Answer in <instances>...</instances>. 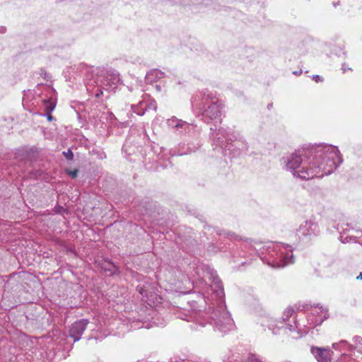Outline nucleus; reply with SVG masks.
<instances>
[{"label": "nucleus", "instance_id": "nucleus-32", "mask_svg": "<svg viewBox=\"0 0 362 362\" xmlns=\"http://www.w3.org/2000/svg\"><path fill=\"white\" fill-rule=\"evenodd\" d=\"M156 88H157V90H158V91H160V86H159L158 85H156Z\"/></svg>", "mask_w": 362, "mask_h": 362}, {"label": "nucleus", "instance_id": "nucleus-16", "mask_svg": "<svg viewBox=\"0 0 362 362\" xmlns=\"http://www.w3.org/2000/svg\"><path fill=\"white\" fill-rule=\"evenodd\" d=\"M74 70L76 75L82 78L83 81L89 80L93 73V67L83 63L75 66Z\"/></svg>", "mask_w": 362, "mask_h": 362}, {"label": "nucleus", "instance_id": "nucleus-25", "mask_svg": "<svg viewBox=\"0 0 362 362\" xmlns=\"http://www.w3.org/2000/svg\"><path fill=\"white\" fill-rule=\"evenodd\" d=\"M313 79L316 82H320L322 81V78L319 75H313Z\"/></svg>", "mask_w": 362, "mask_h": 362}, {"label": "nucleus", "instance_id": "nucleus-8", "mask_svg": "<svg viewBox=\"0 0 362 362\" xmlns=\"http://www.w3.org/2000/svg\"><path fill=\"white\" fill-rule=\"evenodd\" d=\"M230 142L227 148V156L235 157L242 153H246L249 146L245 138L238 132L233 131L230 136Z\"/></svg>", "mask_w": 362, "mask_h": 362}, {"label": "nucleus", "instance_id": "nucleus-22", "mask_svg": "<svg viewBox=\"0 0 362 362\" xmlns=\"http://www.w3.org/2000/svg\"><path fill=\"white\" fill-rule=\"evenodd\" d=\"M137 291L143 296V297H148L147 295V290L144 285L139 284L137 286Z\"/></svg>", "mask_w": 362, "mask_h": 362}, {"label": "nucleus", "instance_id": "nucleus-11", "mask_svg": "<svg viewBox=\"0 0 362 362\" xmlns=\"http://www.w3.org/2000/svg\"><path fill=\"white\" fill-rule=\"evenodd\" d=\"M133 111L138 115H144L145 112L150 109H156V101L151 100L150 96L147 94L142 95V100H140L136 105H132Z\"/></svg>", "mask_w": 362, "mask_h": 362}, {"label": "nucleus", "instance_id": "nucleus-17", "mask_svg": "<svg viewBox=\"0 0 362 362\" xmlns=\"http://www.w3.org/2000/svg\"><path fill=\"white\" fill-rule=\"evenodd\" d=\"M217 233L221 238L223 239H228L234 242H240L242 240L241 237L232 232H226L224 230H220L217 231Z\"/></svg>", "mask_w": 362, "mask_h": 362}, {"label": "nucleus", "instance_id": "nucleus-13", "mask_svg": "<svg viewBox=\"0 0 362 362\" xmlns=\"http://www.w3.org/2000/svg\"><path fill=\"white\" fill-rule=\"evenodd\" d=\"M310 351L318 362H331L332 351L330 349L311 346Z\"/></svg>", "mask_w": 362, "mask_h": 362}, {"label": "nucleus", "instance_id": "nucleus-30", "mask_svg": "<svg viewBox=\"0 0 362 362\" xmlns=\"http://www.w3.org/2000/svg\"><path fill=\"white\" fill-rule=\"evenodd\" d=\"M356 279L358 280H362V272L359 274L358 276H357Z\"/></svg>", "mask_w": 362, "mask_h": 362}, {"label": "nucleus", "instance_id": "nucleus-15", "mask_svg": "<svg viewBox=\"0 0 362 362\" xmlns=\"http://www.w3.org/2000/svg\"><path fill=\"white\" fill-rule=\"evenodd\" d=\"M349 233V230H343V231L340 233L339 240L342 243H358L362 246V230L357 231V233H359L358 235H351Z\"/></svg>", "mask_w": 362, "mask_h": 362}, {"label": "nucleus", "instance_id": "nucleus-31", "mask_svg": "<svg viewBox=\"0 0 362 362\" xmlns=\"http://www.w3.org/2000/svg\"><path fill=\"white\" fill-rule=\"evenodd\" d=\"M6 28H0V32L1 33H4L5 31Z\"/></svg>", "mask_w": 362, "mask_h": 362}, {"label": "nucleus", "instance_id": "nucleus-2", "mask_svg": "<svg viewBox=\"0 0 362 362\" xmlns=\"http://www.w3.org/2000/svg\"><path fill=\"white\" fill-rule=\"evenodd\" d=\"M342 161L338 147L324 143L310 145L281 159L285 170L306 180L331 174Z\"/></svg>", "mask_w": 362, "mask_h": 362}, {"label": "nucleus", "instance_id": "nucleus-18", "mask_svg": "<svg viewBox=\"0 0 362 362\" xmlns=\"http://www.w3.org/2000/svg\"><path fill=\"white\" fill-rule=\"evenodd\" d=\"M163 73L158 69H153L146 74V80L148 83H153L163 77Z\"/></svg>", "mask_w": 362, "mask_h": 362}, {"label": "nucleus", "instance_id": "nucleus-19", "mask_svg": "<svg viewBox=\"0 0 362 362\" xmlns=\"http://www.w3.org/2000/svg\"><path fill=\"white\" fill-rule=\"evenodd\" d=\"M354 342V349H357L358 352L362 354V337L359 336H355L353 338Z\"/></svg>", "mask_w": 362, "mask_h": 362}, {"label": "nucleus", "instance_id": "nucleus-9", "mask_svg": "<svg viewBox=\"0 0 362 362\" xmlns=\"http://www.w3.org/2000/svg\"><path fill=\"white\" fill-rule=\"evenodd\" d=\"M42 97L47 119L52 120L50 114L56 107L57 93L52 87L45 86Z\"/></svg>", "mask_w": 362, "mask_h": 362}, {"label": "nucleus", "instance_id": "nucleus-3", "mask_svg": "<svg viewBox=\"0 0 362 362\" xmlns=\"http://www.w3.org/2000/svg\"><path fill=\"white\" fill-rule=\"evenodd\" d=\"M309 311L306 320L295 317L293 325H291L287 321L293 315L294 310L288 307L284 311L281 318L264 316L260 320V324L267 327L274 334L279 333L281 329H288L293 338L298 339L306 334L310 329L320 325L328 317L327 308L322 305H312Z\"/></svg>", "mask_w": 362, "mask_h": 362}, {"label": "nucleus", "instance_id": "nucleus-20", "mask_svg": "<svg viewBox=\"0 0 362 362\" xmlns=\"http://www.w3.org/2000/svg\"><path fill=\"white\" fill-rule=\"evenodd\" d=\"M349 346V344L346 341L342 340L339 343H334L332 344L333 349L337 350H345Z\"/></svg>", "mask_w": 362, "mask_h": 362}, {"label": "nucleus", "instance_id": "nucleus-26", "mask_svg": "<svg viewBox=\"0 0 362 362\" xmlns=\"http://www.w3.org/2000/svg\"><path fill=\"white\" fill-rule=\"evenodd\" d=\"M78 171L76 170H74L73 171L69 172V175L71 177H76L77 175Z\"/></svg>", "mask_w": 362, "mask_h": 362}, {"label": "nucleus", "instance_id": "nucleus-12", "mask_svg": "<svg viewBox=\"0 0 362 362\" xmlns=\"http://www.w3.org/2000/svg\"><path fill=\"white\" fill-rule=\"evenodd\" d=\"M166 124L168 127L175 129L180 132H187L194 129L192 124H189L176 117H172L167 119Z\"/></svg>", "mask_w": 362, "mask_h": 362}, {"label": "nucleus", "instance_id": "nucleus-33", "mask_svg": "<svg viewBox=\"0 0 362 362\" xmlns=\"http://www.w3.org/2000/svg\"><path fill=\"white\" fill-rule=\"evenodd\" d=\"M300 73H301V71H300V72L294 71L293 72V74L296 75L300 74Z\"/></svg>", "mask_w": 362, "mask_h": 362}, {"label": "nucleus", "instance_id": "nucleus-4", "mask_svg": "<svg viewBox=\"0 0 362 362\" xmlns=\"http://www.w3.org/2000/svg\"><path fill=\"white\" fill-rule=\"evenodd\" d=\"M240 247L247 252L241 255L243 257L252 256L257 254L261 259L273 268H281L288 264H293V247L282 243L267 242L264 243H253L252 240H245L240 244Z\"/></svg>", "mask_w": 362, "mask_h": 362}, {"label": "nucleus", "instance_id": "nucleus-7", "mask_svg": "<svg viewBox=\"0 0 362 362\" xmlns=\"http://www.w3.org/2000/svg\"><path fill=\"white\" fill-rule=\"evenodd\" d=\"M320 233L319 224L315 217L311 216L304 221L297 229V235L300 238L311 240Z\"/></svg>", "mask_w": 362, "mask_h": 362}, {"label": "nucleus", "instance_id": "nucleus-21", "mask_svg": "<svg viewBox=\"0 0 362 362\" xmlns=\"http://www.w3.org/2000/svg\"><path fill=\"white\" fill-rule=\"evenodd\" d=\"M337 362H359L354 358L351 355L342 354Z\"/></svg>", "mask_w": 362, "mask_h": 362}, {"label": "nucleus", "instance_id": "nucleus-23", "mask_svg": "<svg viewBox=\"0 0 362 362\" xmlns=\"http://www.w3.org/2000/svg\"><path fill=\"white\" fill-rule=\"evenodd\" d=\"M195 148H191L189 147L187 148V149L186 151H184V150H180L179 149L177 153H174L173 155L175 156H183V155H186V154H188V153H190L193 151H195Z\"/></svg>", "mask_w": 362, "mask_h": 362}, {"label": "nucleus", "instance_id": "nucleus-29", "mask_svg": "<svg viewBox=\"0 0 362 362\" xmlns=\"http://www.w3.org/2000/svg\"><path fill=\"white\" fill-rule=\"evenodd\" d=\"M153 323L158 326H163L165 325V322L163 320L162 322H156V320L153 321Z\"/></svg>", "mask_w": 362, "mask_h": 362}, {"label": "nucleus", "instance_id": "nucleus-28", "mask_svg": "<svg viewBox=\"0 0 362 362\" xmlns=\"http://www.w3.org/2000/svg\"><path fill=\"white\" fill-rule=\"evenodd\" d=\"M103 94V91L102 90H98L97 92L95 93V97L96 98H99L101 95Z\"/></svg>", "mask_w": 362, "mask_h": 362}, {"label": "nucleus", "instance_id": "nucleus-24", "mask_svg": "<svg viewBox=\"0 0 362 362\" xmlns=\"http://www.w3.org/2000/svg\"><path fill=\"white\" fill-rule=\"evenodd\" d=\"M63 154L64 155V156L66 157V158L69 160H71L73 159L74 158V154H73V152L71 151V150L69 148L66 151H64L63 152Z\"/></svg>", "mask_w": 362, "mask_h": 362}, {"label": "nucleus", "instance_id": "nucleus-6", "mask_svg": "<svg viewBox=\"0 0 362 362\" xmlns=\"http://www.w3.org/2000/svg\"><path fill=\"white\" fill-rule=\"evenodd\" d=\"M215 128L211 127V139L212 146L214 148H219L224 156H227V148L229 145L230 136L233 131L230 129H226L222 127H216V124H214Z\"/></svg>", "mask_w": 362, "mask_h": 362}, {"label": "nucleus", "instance_id": "nucleus-5", "mask_svg": "<svg viewBox=\"0 0 362 362\" xmlns=\"http://www.w3.org/2000/svg\"><path fill=\"white\" fill-rule=\"evenodd\" d=\"M204 98L206 101L202 107H200L203 119L207 123L214 121V124H216L221 120L223 105L218 100H213L212 95H207L206 96L204 95Z\"/></svg>", "mask_w": 362, "mask_h": 362}, {"label": "nucleus", "instance_id": "nucleus-1", "mask_svg": "<svg viewBox=\"0 0 362 362\" xmlns=\"http://www.w3.org/2000/svg\"><path fill=\"white\" fill-rule=\"evenodd\" d=\"M196 275L189 278L188 281L200 290L199 303H204L206 306L204 310L198 309V302L193 300L190 303L191 310L181 314L180 319L197 322L202 326L206 321L220 332H228L233 328L234 322L226 310L223 287L216 272L202 266L197 268Z\"/></svg>", "mask_w": 362, "mask_h": 362}, {"label": "nucleus", "instance_id": "nucleus-10", "mask_svg": "<svg viewBox=\"0 0 362 362\" xmlns=\"http://www.w3.org/2000/svg\"><path fill=\"white\" fill-rule=\"evenodd\" d=\"M86 328L94 330L95 322H90L86 319H81L73 323L69 329V337L74 341H78Z\"/></svg>", "mask_w": 362, "mask_h": 362}, {"label": "nucleus", "instance_id": "nucleus-27", "mask_svg": "<svg viewBox=\"0 0 362 362\" xmlns=\"http://www.w3.org/2000/svg\"><path fill=\"white\" fill-rule=\"evenodd\" d=\"M341 69L343 73H345L347 70H351V69L349 68L345 64H342Z\"/></svg>", "mask_w": 362, "mask_h": 362}, {"label": "nucleus", "instance_id": "nucleus-14", "mask_svg": "<svg viewBox=\"0 0 362 362\" xmlns=\"http://www.w3.org/2000/svg\"><path fill=\"white\" fill-rule=\"evenodd\" d=\"M119 80L117 74H107L102 81V88L106 91H113L117 88Z\"/></svg>", "mask_w": 362, "mask_h": 362}]
</instances>
